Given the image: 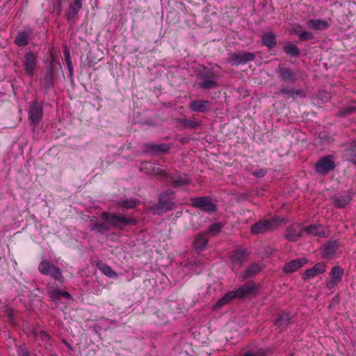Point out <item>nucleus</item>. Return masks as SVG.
I'll list each match as a JSON object with an SVG mask.
<instances>
[{
    "mask_svg": "<svg viewBox=\"0 0 356 356\" xmlns=\"http://www.w3.org/2000/svg\"><path fill=\"white\" fill-rule=\"evenodd\" d=\"M219 74L213 67H203L196 74V83L202 90H211L219 86Z\"/></svg>",
    "mask_w": 356,
    "mask_h": 356,
    "instance_id": "f257e3e1",
    "label": "nucleus"
},
{
    "mask_svg": "<svg viewBox=\"0 0 356 356\" xmlns=\"http://www.w3.org/2000/svg\"><path fill=\"white\" fill-rule=\"evenodd\" d=\"M278 79L280 82L284 84H295L298 81H303L305 73L300 68L294 70L280 65L276 70Z\"/></svg>",
    "mask_w": 356,
    "mask_h": 356,
    "instance_id": "f03ea898",
    "label": "nucleus"
},
{
    "mask_svg": "<svg viewBox=\"0 0 356 356\" xmlns=\"http://www.w3.org/2000/svg\"><path fill=\"white\" fill-rule=\"evenodd\" d=\"M102 218L114 228L120 230H123L129 225H136L138 222L137 220L133 217H125L116 213L103 212Z\"/></svg>",
    "mask_w": 356,
    "mask_h": 356,
    "instance_id": "7ed1b4c3",
    "label": "nucleus"
},
{
    "mask_svg": "<svg viewBox=\"0 0 356 356\" xmlns=\"http://www.w3.org/2000/svg\"><path fill=\"white\" fill-rule=\"evenodd\" d=\"M175 192L171 188H166L159 195V202L152 209L156 212H166L173 209L175 206Z\"/></svg>",
    "mask_w": 356,
    "mask_h": 356,
    "instance_id": "20e7f679",
    "label": "nucleus"
},
{
    "mask_svg": "<svg viewBox=\"0 0 356 356\" xmlns=\"http://www.w3.org/2000/svg\"><path fill=\"white\" fill-rule=\"evenodd\" d=\"M38 269L42 275L49 276L60 284H63L65 281L62 270L50 260L44 259L41 261Z\"/></svg>",
    "mask_w": 356,
    "mask_h": 356,
    "instance_id": "39448f33",
    "label": "nucleus"
},
{
    "mask_svg": "<svg viewBox=\"0 0 356 356\" xmlns=\"http://www.w3.org/2000/svg\"><path fill=\"white\" fill-rule=\"evenodd\" d=\"M163 181L170 184L172 187L186 191V187L191 184V180L185 173L177 172L176 173H168Z\"/></svg>",
    "mask_w": 356,
    "mask_h": 356,
    "instance_id": "423d86ee",
    "label": "nucleus"
},
{
    "mask_svg": "<svg viewBox=\"0 0 356 356\" xmlns=\"http://www.w3.org/2000/svg\"><path fill=\"white\" fill-rule=\"evenodd\" d=\"M191 206L208 213L217 212L218 206L209 196L195 197L191 198Z\"/></svg>",
    "mask_w": 356,
    "mask_h": 356,
    "instance_id": "0eeeda50",
    "label": "nucleus"
},
{
    "mask_svg": "<svg viewBox=\"0 0 356 356\" xmlns=\"http://www.w3.org/2000/svg\"><path fill=\"white\" fill-rule=\"evenodd\" d=\"M336 163L334 156L332 154L322 156L314 165L315 171L322 175H325L334 170Z\"/></svg>",
    "mask_w": 356,
    "mask_h": 356,
    "instance_id": "6e6552de",
    "label": "nucleus"
},
{
    "mask_svg": "<svg viewBox=\"0 0 356 356\" xmlns=\"http://www.w3.org/2000/svg\"><path fill=\"white\" fill-rule=\"evenodd\" d=\"M248 254L244 249H237L232 252L229 259L233 271L238 270L245 263Z\"/></svg>",
    "mask_w": 356,
    "mask_h": 356,
    "instance_id": "1a4fd4ad",
    "label": "nucleus"
},
{
    "mask_svg": "<svg viewBox=\"0 0 356 356\" xmlns=\"http://www.w3.org/2000/svg\"><path fill=\"white\" fill-rule=\"evenodd\" d=\"M22 61L26 74L33 76L38 63V54L33 51H29L24 54Z\"/></svg>",
    "mask_w": 356,
    "mask_h": 356,
    "instance_id": "9d476101",
    "label": "nucleus"
},
{
    "mask_svg": "<svg viewBox=\"0 0 356 356\" xmlns=\"http://www.w3.org/2000/svg\"><path fill=\"white\" fill-rule=\"evenodd\" d=\"M86 0H71L65 10L66 19L71 23H75L79 18V11Z\"/></svg>",
    "mask_w": 356,
    "mask_h": 356,
    "instance_id": "9b49d317",
    "label": "nucleus"
},
{
    "mask_svg": "<svg viewBox=\"0 0 356 356\" xmlns=\"http://www.w3.org/2000/svg\"><path fill=\"white\" fill-rule=\"evenodd\" d=\"M254 58L255 54L254 53L241 51L231 54L229 62L233 66H238L251 62Z\"/></svg>",
    "mask_w": 356,
    "mask_h": 356,
    "instance_id": "f8f14e48",
    "label": "nucleus"
},
{
    "mask_svg": "<svg viewBox=\"0 0 356 356\" xmlns=\"http://www.w3.org/2000/svg\"><path fill=\"white\" fill-rule=\"evenodd\" d=\"M276 227V222L273 220L263 219L254 223L250 231L254 234H264L272 231Z\"/></svg>",
    "mask_w": 356,
    "mask_h": 356,
    "instance_id": "ddd939ff",
    "label": "nucleus"
},
{
    "mask_svg": "<svg viewBox=\"0 0 356 356\" xmlns=\"http://www.w3.org/2000/svg\"><path fill=\"white\" fill-rule=\"evenodd\" d=\"M43 117V105L42 103L34 101L33 102L29 110V120L34 125L38 124Z\"/></svg>",
    "mask_w": 356,
    "mask_h": 356,
    "instance_id": "4468645a",
    "label": "nucleus"
},
{
    "mask_svg": "<svg viewBox=\"0 0 356 356\" xmlns=\"http://www.w3.org/2000/svg\"><path fill=\"white\" fill-rule=\"evenodd\" d=\"M304 236L303 226L300 223H293L287 227L285 238L291 242L298 241Z\"/></svg>",
    "mask_w": 356,
    "mask_h": 356,
    "instance_id": "2eb2a0df",
    "label": "nucleus"
},
{
    "mask_svg": "<svg viewBox=\"0 0 356 356\" xmlns=\"http://www.w3.org/2000/svg\"><path fill=\"white\" fill-rule=\"evenodd\" d=\"M280 92L284 95L287 99H293V100L297 98L303 99L306 97V92L301 88H295L292 86H282Z\"/></svg>",
    "mask_w": 356,
    "mask_h": 356,
    "instance_id": "dca6fc26",
    "label": "nucleus"
},
{
    "mask_svg": "<svg viewBox=\"0 0 356 356\" xmlns=\"http://www.w3.org/2000/svg\"><path fill=\"white\" fill-rule=\"evenodd\" d=\"M33 30L30 26H25L24 30L19 31L15 36V44L19 47H25L29 43V38L32 35Z\"/></svg>",
    "mask_w": 356,
    "mask_h": 356,
    "instance_id": "f3484780",
    "label": "nucleus"
},
{
    "mask_svg": "<svg viewBox=\"0 0 356 356\" xmlns=\"http://www.w3.org/2000/svg\"><path fill=\"white\" fill-rule=\"evenodd\" d=\"M211 104L209 100L195 99L189 102L188 108L192 112L206 113L209 111Z\"/></svg>",
    "mask_w": 356,
    "mask_h": 356,
    "instance_id": "a211bd4d",
    "label": "nucleus"
},
{
    "mask_svg": "<svg viewBox=\"0 0 356 356\" xmlns=\"http://www.w3.org/2000/svg\"><path fill=\"white\" fill-rule=\"evenodd\" d=\"M257 289L258 286L253 281L247 282L236 290L238 299L241 300L248 296H252Z\"/></svg>",
    "mask_w": 356,
    "mask_h": 356,
    "instance_id": "6ab92c4d",
    "label": "nucleus"
},
{
    "mask_svg": "<svg viewBox=\"0 0 356 356\" xmlns=\"http://www.w3.org/2000/svg\"><path fill=\"white\" fill-rule=\"evenodd\" d=\"M343 275V270L339 266H334L330 272V280L326 282V286L329 289H332L341 280Z\"/></svg>",
    "mask_w": 356,
    "mask_h": 356,
    "instance_id": "aec40b11",
    "label": "nucleus"
},
{
    "mask_svg": "<svg viewBox=\"0 0 356 356\" xmlns=\"http://www.w3.org/2000/svg\"><path fill=\"white\" fill-rule=\"evenodd\" d=\"M307 262L308 260L305 257L291 260L284 265L282 271L286 274L293 273L303 266L306 265Z\"/></svg>",
    "mask_w": 356,
    "mask_h": 356,
    "instance_id": "412c9836",
    "label": "nucleus"
},
{
    "mask_svg": "<svg viewBox=\"0 0 356 356\" xmlns=\"http://www.w3.org/2000/svg\"><path fill=\"white\" fill-rule=\"evenodd\" d=\"M326 270V265L323 262L316 264L312 268L306 270L302 275L303 280L313 279L315 277L323 273Z\"/></svg>",
    "mask_w": 356,
    "mask_h": 356,
    "instance_id": "4be33fe9",
    "label": "nucleus"
},
{
    "mask_svg": "<svg viewBox=\"0 0 356 356\" xmlns=\"http://www.w3.org/2000/svg\"><path fill=\"white\" fill-rule=\"evenodd\" d=\"M304 234L310 236H316L319 238H325L326 232L320 224H312L308 226L303 227Z\"/></svg>",
    "mask_w": 356,
    "mask_h": 356,
    "instance_id": "5701e85b",
    "label": "nucleus"
},
{
    "mask_svg": "<svg viewBox=\"0 0 356 356\" xmlns=\"http://www.w3.org/2000/svg\"><path fill=\"white\" fill-rule=\"evenodd\" d=\"M56 73L52 67L47 69L44 77L41 81L42 86L45 88L46 92L51 91L54 87V79Z\"/></svg>",
    "mask_w": 356,
    "mask_h": 356,
    "instance_id": "b1692460",
    "label": "nucleus"
},
{
    "mask_svg": "<svg viewBox=\"0 0 356 356\" xmlns=\"http://www.w3.org/2000/svg\"><path fill=\"white\" fill-rule=\"evenodd\" d=\"M291 323V318L289 314L288 313H282L275 319L274 325L276 327V330H279L280 332H283Z\"/></svg>",
    "mask_w": 356,
    "mask_h": 356,
    "instance_id": "393cba45",
    "label": "nucleus"
},
{
    "mask_svg": "<svg viewBox=\"0 0 356 356\" xmlns=\"http://www.w3.org/2000/svg\"><path fill=\"white\" fill-rule=\"evenodd\" d=\"M209 238L208 233L204 231L197 234L193 242L194 248L198 251L204 250L208 243Z\"/></svg>",
    "mask_w": 356,
    "mask_h": 356,
    "instance_id": "a878e982",
    "label": "nucleus"
},
{
    "mask_svg": "<svg viewBox=\"0 0 356 356\" xmlns=\"http://www.w3.org/2000/svg\"><path fill=\"white\" fill-rule=\"evenodd\" d=\"M261 39L262 44L269 49H272L277 46L276 35L273 31L264 33Z\"/></svg>",
    "mask_w": 356,
    "mask_h": 356,
    "instance_id": "bb28decb",
    "label": "nucleus"
},
{
    "mask_svg": "<svg viewBox=\"0 0 356 356\" xmlns=\"http://www.w3.org/2000/svg\"><path fill=\"white\" fill-rule=\"evenodd\" d=\"M306 24L308 29L314 31H323L329 28V23L323 19H308L306 22Z\"/></svg>",
    "mask_w": 356,
    "mask_h": 356,
    "instance_id": "cd10ccee",
    "label": "nucleus"
},
{
    "mask_svg": "<svg viewBox=\"0 0 356 356\" xmlns=\"http://www.w3.org/2000/svg\"><path fill=\"white\" fill-rule=\"evenodd\" d=\"M146 151L154 155L159 153H165L169 151L170 146L167 144L147 143L145 145Z\"/></svg>",
    "mask_w": 356,
    "mask_h": 356,
    "instance_id": "c85d7f7f",
    "label": "nucleus"
},
{
    "mask_svg": "<svg viewBox=\"0 0 356 356\" xmlns=\"http://www.w3.org/2000/svg\"><path fill=\"white\" fill-rule=\"evenodd\" d=\"M339 248V244L336 241H329L323 246V257L324 258H331L336 253Z\"/></svg>",
    "mask_w": 356,
    "mask_h": 356,
    "instance_id": "c756f323",
    "label": "nucleus"
},
{
    "mask_svg": "<svg viewBox=\"0 0 356 356\" xmlns=\"http://www.w3.org/2000/svg\"><path fill=\"white\" fill-rule=\"evenodd\" d=\"M146 172L155 175L158 179L161 181L164 180V177L167 175V172L161 170L160 168L154 166L152 163L147 162L145 163Z\"/></svg>",
    "mask_w": 356,
    "mask_h": 356,
    "instance_id": "7c9ffc66",
    "label": "nucleus"
},
{
    "mask_svg": "<svg viewBox=\"0 0 356 356\" xmlns=\"http://www.w3.org/2000/svg\"><path fill=\"white\" fill-rule=\"evenodd\" d=\"M238 299L236 290L230 291L226 293L216 304V308H220L225 305L229 304L232 300Z\"/></svg>",
    "mask_w": 356,
    "mask_h": 356,
    "instance_id": "2f4dec72",
    "label": "nucleus"
},
{
    "mask_svg": "<svg viewBox=\"0 0 356 356\" xmlns=\"http://www.w3.org/2000/svg\"><path fill=\"white\" fill-rule=\"evenodd\" d=\"M262 268L259 264H252L249 266L241 275V280H246L253 275H257L261 271Z\"/></svg>",
    "mask_w": 356,
    "mask_h": 356,
    "instance_id": "473e14b6",
    "label": "nucleus"
},
{
    "mask_svg": "<svg viewBox=\"0 0 356 356\" xmlns=\"http://www.w3.org/2000/svg\"><path fill=\"white\" fill-rule=\"evenodd\" d=\"M179 122L180 125L184 128L191 129H196L201 125V122L197 120L195 118H181L179 119Z\"/></svg>",
    "mask_w": 356,
    "mask_h": 356,
    "instance_id": "72a5a7b5",
    "label": "nucleus"
},
{
    "mask_svg": "<svg viewBox=\"0 0 356 356\" xmlns=\"http://www.w3.org/2000/svg\"><path fill=\"white\" fill-rule=\"evenodd\" d=\"M48 294L54 301H58L62 297H65L67 299L70 298V295L68 292L58 289H51L48 292Z\"/></svg>",
    "mask_w": 356,
    "mask_h": 356,
    "instance_id": "f704fd0d",
    "label": "nucleus"
},
{
    "mask_svg": "<svg viewBox=\"0 0 356 356\" xmlns=\"http://www.w3.org/2000/svg\"><path fill=\"white\" fill-rule=\"evenodd\" d=\"M140 202V200L138 199H126L119 201L118 202V206L126 209H132L139 205Z\"/></svg>",
    "mask_w": 356,
    "mask_h": 356,
    "instance_id": "c9c22d12",
    "label": "nucleus"
},
{
    "mask_svg": "<svg viewBox=\"0 0 356 356\" xmlns=\"http://www.w3.org/2000/svg\"><path fill=\"white\" fill-rule=\"evenodd\" d=\"M284 52L291 56L298 57L300 54V49L291 42H288L284 47Z\"/></svg>",
    "mask_w": 356,
    "mask_h": 356,
    "instance_id": "e433bc0d",
    "label": "nucleus"
},
{
    "mask_svg": "<svg viewBox=\"0 0 356 356\" xmlns=\"http://www.w3.org/2000/svg\"><path fill=\"white\" fill-rule=\"evenodd\" d=\"M223 227V225L220 222H214L211 224L207 228L205 232L208 233V236H215L218 234Z\"/></svg>",
    "mask_w": 356,
    "mask_h": 356,
    "instance_id": "4c0bfd02",
    "label": "nucleus"
},
{
    "mask_svg": "<svg viewBox=\"0 0 356 356\" xmlns=\"http://www.w3.org/2000/svg\"><path fill=\"white\" fill-rule=\"evenodd\" d=\"M350 201V197L348 195H341L334 197V204L338 208H343L347 205Z\"/></svg>",
    "mask_w": 356,
    "mask_h": 356,
    "instance_id": "58836bf2",
    "label": "nucleus"
},
{
    "mask_svg": "<svg viewBox=\"0 0 356 356\" xmlns=\"http://www.w3.org/2000/svg\"><path fill=\"white\" fill-rule=\"evenodd\" d=\"M355 106L353 105H350L346 107L342 108L339 110L337 113V116L339 117H347L351 114H353L355 111Z\"/></svg>",
    "mask_w": 356,
    "mask_h": 356,
    "instance_id": "ea45409f",
    "label": "nucleus"
},
{
    "mask_svg": "<svg viewBox=\"0 0 356 356\" xmlns=\"http://www.w3.org/2000/svg\"><path fill=\"white\" fill-rule=\"evenodd\" d=\"M99 268L103 274L109 277H114L116 275L113 270L107 264H102L99 266Z\"/></svg>",
    "mask_w": 356,
    "mask_h": 356,
    "instance_id": "a19ab883",
    "label": "nucleus"
},
{
    "mask_svg": "<svg viewBox=\"0 0 356 356\" xmlns=\"http://www.w3.org/2000/svg\"><path fill=\"white\" fill-rule=\"evenodd\" d=\"M64 56H65V62H66V64L67 65V68H68V70H69L70 76L72 78L73 77V74H74L73 66H72V61H71V58H70V56L69 51H65Z\"/></svg>",
    "mask_w": 356,
    "mask_h": 356,
    "instance_id": "79ce46f5",
    "label": "nucleus"
},
{
    "mask_svg": "<svg viewBox=\"0 0 356 356\" xmlns=\"http://www.w3.org/2000/svg\"><path fill=\"white\" fill-rule=\"evenodd\" d=\"M314 35L312 32L309 31H301L300 33L299 38L300 41H307L314 39Z\"/></svg>",
    "mask_w": 356,
    "mask_h": 356,
    "instance_id": "37998d69",
    "label": "nucleus"
},
{
    "mask_svg": "<svg viewBox=\"0 0 356 356\" xmlns=\"http://www.w3.org/2000/svg\"><path fill=\"white\" fill-rule=\"evenodd\" d=\"M67 0H55L54 1V8L58 15H60L63 11V3Z\"/></svg>",
    "mask_w": 356,
    "mask_h": 356,
    "instance_id": "c03bdc74",
    "label": "nucleus"
},
{
    "mask_svg": "<svg viewBox=\"0 0 356 356\" xmlns=\"http://www.w3.org/2000/svg\"><path fill=\"white\" fill-rule=\"evenodd\" d=\"M94 229L100 233H104L109 230V227L105 223H97Z\"/></svg>",
    "mask_w": 356,
    "mask_h": 356,
    "instance_id": "a18cd8bd",
    "label": "nucleus"
},
{
    "mask_svg": "<svg viewBox=\"0 0 356 356\" xmlns=\"http://www.w3.org/2000/svg\"><path fill=\"white\" fill-rule=\"evenodd\" d=\"M268 353H272L273 350H267L262 348L254 350L255 356H266Z\"/></svg>",
    "mask_w": 356,
    "mask_h": 356,
    "instance_id": "49530a36",
    "label": "nucleus"
},
{
    "mask_svg": "<svg viewBox=\"0 0 356 356\" xmlns=\"http://www.w3.org/2000/svg\"><path fill=\"white\" fill-rule=\"evenodd\" d=\"M266 173L267 170L266 169L259 168L253 171L252 175L257 177L261 178L264 177Z\"/></svg>",
    "mask_w": 356,
    "mask_h": 356,
    "instance_id": "de8ad7c7",
    "label": "nucleus"
},
{
    "mask_svg": "<svg viewBox=\"0 0 356 356\" xmlns=\"http://www.w3.org/2000/svg\"><path fill=\"white\" fill-rule=\"evenodd\" d=\"M300 32H301V31H300L298 30V29H293V33H294L295 34H297V35H300Z\"/></svg>",
    "mask_w": 356,
    "mask_h": 356,
    "instance_id": "09e8293b",
    "label": "nucleus"
},
{
    "mask_svg": "<svg viewBox=\"0 0 356 356\" xmlns=\"http://www.w3.org/2000/svg\"><path fill=\"white\" fill-rule=\"evenodd\" d=\"M330 98V95L328 94L325 93V101L326 102Z\"/></svg>",
    "mask_w": 356,
    "mask_h": 356,
    "instance_id": "8fccbe9b",
    "label": "nucleus"
},
{
    "mask_svg": "<svg viewBox=\"0 0 356 356\" xmlns=\"http://www.w3.org/2000/svg\"><path fill=\"white\" fill-rule=\"evenodd\" d=\"M22 356H29V353L27 351H24L22 354Z\"/></svg>",
    "mask_w": 356,
    "mask_h": 356,
    "instance_id": "3c124183",
    "label": "nucleus"
},
{
    "mask_svg": "<svg viewBox=\"0 0 356 356\" xmlns=\"http://www.w3.org/2000/svg\"><path fill=\"white\" fill-rule=\"evenodd\" d=\"M350 161H351V162H352L353 164H356V159H355V158H352V159H350Z\"/></svg>",
    "mask_w": 356,
    "mask_h": 356,
    "instance_id": "603ef678",
    "label": "nucleus"
},
{
    "mask_svg": "<svg viewBox=\"0 0 356 356\" xmlns=\"http://www.w3.org/2000/svg\"><path fill=\"white\" fill-rule=\"evenodd\" d=\"M352 151H353L352 149H349V150H348V151H347V154H349V152H352Z\"/></svg>",
    "mask_w": 356,
    "mask_h": 356,
    "instance_id": "864d4df0",
    "label": "nucleus"
}]
</instances>
